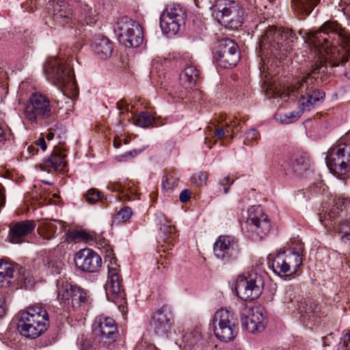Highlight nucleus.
<instances>
[{"label":"nucleus","mask_w":350,"mask_h":350,"mask_svg":"<svg viewBox=\"0 0 350 350\" xmlns=\"http://www.w3.org/2000/svg\"><path fill=\"white\" fill-rule=\"evenodd\" d=\"M308 39L325 61L342 59L344 53L350 55V40L335 21L326 22L317 31L310 32Z\"/></svg>","instance_id":"nucleus-1"},{"label":"nucleus","mask_w":350,"mask_h":350,"mask_svg":"<svg viewBox=\"0 0 350 350\" xmlns=\"http://www.w3.org/2000/svg\"><path fill=\"white\" fill-rule=\"evenodd\" d=\"M325 70L326 68L321 64V65L317 66L314 68L311 74H308L307 77H304L301 80H298L293 85L288 87L287 92L275 93L276 96L280 98L286 97L291 93L300 94L298 101L299 110L284 114H278L276 116L277 121L284 124L292 123L297 120L304 111L310 110L317 102L324 98L325 94L319 90L314 89L311 84L312 79L315 78L316 74L325 72Z\"/></svg>","instance_id":"nucleus-2"},{"label":"nucleus","mask_w":350,"mask_h":350,"mask_svg":"<svg viewBox=\"0 0 350 350\" xmlns=\"http://www.w3.org/2000/svg\"><path fill=\"white\" fill-rule=\"evenodd\" d=\"M296 38L291 29L269 27L262 34L258 42L261 59L263 60L264 57L284 55V52L292 49V44Z\"/></svg>","instance_id":"nucleus-3"},{"label":"nucleus","mask_w":350,"mask_h":350,"mask_svg":"<svg viewBox=\"0 0 350 350\" xmlns=\"http://www.w3.org/2000/svg\"><path fill=\"white\" fill-rule=\"evenodd\" d=\"M49 315L40 306H32L19 312L17 329L24 337L36 339L44 333L49 327Z\"/></svg>","instance_id":"nucleus-4"},{"label":"nucleus","mask_w":350,"mask_h":350,"mask_svg":"<svg viewBox=\"0 0 350 350\" xmlns=\"http://www.w3.org/2000/svg\"><path fill=\"white\" fill-rule=\"evenodd\" d=\"M44 72L49 81L62 88L65 93L70 94V97L77 96L78 88L72 71L66 67L63 60L50 58L44 65Z\"/></svg>","instance_id":"nucleus-5"},{"label":"nucleus","mask_w":350,"mask_h":350,"mask_svg":"<svg viewBox=\"0 0 350 350\" xmlns=\"http://www.w3.org/2000/svg\"><path fill=\"white\" fill-rule=\"evenodd\" d=\"M53 113V106L48 96L39 92L32 94L23 110L25 120L31 124L49 119Z\"/></svg>","instance_id":"nucleus-6"},{"label":"nucleus","mask_w":350,"mask_h":350,"mask_svg":"<svg viewBox=\"0 0 350 350\" xmlns=\"http://www.w3.org/2000/svg\"><path fill=\"white\" fill-rule=\"evenodd\" d=\"M325 159L329 168L337 174L342 175L350 170V131L329 150Z\"/></svg>","instance_id":"nucleus-7"},{"label":"nucleus","mask_w":350,"mask_h":350,"mask_svg":"<svg viewBox=\"0 0 350 350\" xmlns=\"http://www.w3.org/2000/svg\"><path fill=\"white\" fill-rule=\"evenodd\" d=\"M215 336L221 341L230 342L237 334V319L234 313L228 309L221 308L216 311L213 319Z\"/></svg>","instance_id":"nucleus-8"},{"label":"nucleus","mask_w":350,"mask_h":350,"mask_svg":"<svg viewBox=\"0 0 350 350\" xmlns=\"http://www.w3.org/2000/svg\"><path fill=\"white\" fill-rule=\"evenodd\" d=\"M105 288L108 299L118 306L120 311L124 312L126 295L121 284L120 267L115 261L111 260L108 265V278Z\"/></svg>","instance_id":"nucleus-9"},{"label":"nucleus","mask_w":350,"mask_h":350,"mask_svg":"<svg viewBox=\"0 0 350 350\" xmlns=\"http://www.w3.org/2000/svg\"><path fill=\"white\" fill-rule=\"evenodd\" d=\"M115 32L119 42L126 47H137L143 41L141 25L126 16L122 17L117 21Z\"/></svg>","instance_id":"nucleus-10"},{"label":"nucleus","mask_w":350,"mask_h":350,"mask_svg":"<svg viewBox=\"0 0 350 350\" xmlns=\"http://www.w3.org/2000/svg\"><path fill=\"white\" fill-rule=\"evenodd\" d=\"M263 287L262 276L256 271H251L238 277L235 291L241 299L254 300L261 295Z\"/></svg>","instance_id":"nucleus-11"},{"label":"nucleus","mask_w":350,"mask_h":350,"mask_svg":"<svg viewBox=\"0 0 350 350\" xmlns=\"http://www.w3.org/2000/svg\"><path fill=\"white\" fill-rule=\"evenodd\" d=\"M185 18L186 12L180 5L167 4L160 16V26L163 33L168 37L175 36L185 24Z\"/></svg>","instance_id":"nucleus-12"},{"label":"nucleus","mask_w":350,"mask_h":350,"mask_svg":"<svg viewBox=\"0 0 350 350\" xmlns=\"http://www.w3.org/2000/svg\"><path fill=\"white\" fill-rule=\"evenodd\" d=\"M303 250L304 245L300 243L297 250L291 249L278 254L273 262L274 270L285 276L295 274L302 265L301 253Z\"/></svg>","instance_id":"nucleus-13"},{"label":"nucleus","mask_w":350,"mask_h":350,"mask_svg":"<svg viewBox=\"0 0 350 350\" xmlns=\"http://www.w3.org/2000/svg\"><path fill=\"white\" fill-rule=\"evenodd\" d=\"M246 225L251 237L254 239H262L271 230V223L267 215L260 206H252L248 209Z\"/></svg>","instance_id":"nucleus-14"},{"label":"nucleus","mask_w":350,"mask_h":350,"mask_svg":"<svg viewBox=\"0 0 350 350\" xmlns=\"http://www.w3.org/2000/svg\"><path fill=\"white\" fill-rule=\"evenodd\" d=\"M216 58L218 64L224 68L235 66L240 58L237 44L230 39H221L217 46Z\"/></svg>","instance_id":"nucleus-15"},{"label":"nucleus","mask_w":350,"mask_h":350,"mask_svg":"<svg viewBox=\"0 0 350 350\" xmlns=\"http://www.w3.org/2000/svg\"><path fill=\"white\" fill-rule=\"evenodd\" d=\"M74 260L76 267L83 272L94 273L102 267L101 257L90 248L79 250L75 255Z\"/></svg>","instance_id":"nucleus-16"},{"label":"nucleus","mask_w":350,"mask_h":350,"mask_svg":"<svg viewBox=\"0 0 350 350\" xmlns=\"http://www.w3.org/2000/svg\"><path fill=\"white\" fill-rule=\"evenodd\" d=\"M95 335L105 342L116 340L118 336V328L113 319L105 315L96 317L92 325Z\"/></svg>","instance_id":"nucleus-17"},{"label":"nucleus","mask_w":350,"mask_h":350,"mask_svg":"<svg viewBox=\"0 0 350 350\" xmlns=\"http://www.w3.org/2000/svg\"><path fill=\"white\" fill-rule=\"evenodd\" d=\"M57 288V299L61 304L75 308L85 301V293L79 287L65 284L58 285Z\"/></svg>","instance_id":"nucleus-18"},{"label":"nucleus","mask_w":350,"mask_h":350,"mask_svg":"<svg viewBox=\"0 0 350 350\" xmlns=\"http://www.w3.org/2000/svg\"><path fill=\"white\" fill-rule=\"evenodd\" d=\"M243 327L249 332H260L265 328L266 317L260 308H245L241 317Z\"/></svg>","instance_id":"nucleus-19"},{"label":"nucleus","mask_w":350,"mask_h":350,"mask_svg":"<svg viewBox=\"0 0 350 350\" xmlns=\"http://www.w3.org/2000/svg\"><path fill=\"white\" fill-rule=\"evenodd\" d=\"M213 252L217 258L227 260L238 253L237 242L230 236L221 235L214 243Z\"/></svg>","instance_id":"nucleus-20"},{"label":"nucleus","mask_w":350,"mask_h":350,"mask_svg":"<svg viewBox=\"0 0 350 350\" xmlns=\"http://www.w3.org/2000/svg\"><path fill=\"white\" fill-rule=\"evenodd\" d=\"M172 324V315L167 306H162L152 316L150 326L157 334H165Z\"/></svg>","instance_id":"nucleus-21"},{"label":"nucleus","mask_w":350,"mask_h":350,"mask_svg":"<svg viewBox=\"0 0 350 350\" xmlns=\"http://www.w3.org/2000/svg\"><path fill=\"white\" fill-rule=\"evenodd\" d=\"M35 228L36 224L31 220H25L15 224L10 230V241L12 243H21V239L33 231Z\"/></svg>","instance_id":"nucleus-22"},{"label":"nucleus","mask_w":350,"mask_h":350,"mask_svg":"<svg viewBox=\"0 0 350 350\" xmlns=\"http://www.w3.org/2000/svg\"><path fill=\"white\" fill-rule=\"evenodd\" d=\"M17 271L14 265L0 260V287L10 286L16 280Z\"/></svg>","instance_id":"nucleus-23"},{"label":"nucleus","mask_w":350,"mask_h":350,"mask_svg":"<svg viewBox=\"0 0 350 350\" xmlns=\"http://www.w3.org/2000/svg\"><path fill=\"white\" fill-rule=\"evenodd\" d=\"M286 166L295 175L301 176L309 170L310 163L306 157L294 156L287 161Z\"/></svg>","instance_id":"nucleus-24"},{"label":"nucleus","mask_w":350,"mask_h":350,"mask_svg":"<svg viewBox=\"0 0 350 350\" xmlns=\"http://www.w3.org/2000/svg\"><path fill=\"white\" fill-rule=\"evenodd\" d=\"M52 6V12L55 20L60 23H68L72 15L70 10L67 8L66 3L64 0H57L50 3Z\"/></svg>","instance_id":"nucleus-25"},{"label":"nucleus","mask_w":350,"mask_h":350,"mask_svg":"<svg viewBox=\"0 0 350 350\" xmlns=\"http://www.w3.org/2000/svg\"><path fill=\"white\" fill-rule=\"evenodd\" d=\"M94 52L102 59H105L111 56L113 47L111 42L103 36L96 37L93 43Z\"/></svg>","instance_id":"nucleus-26"},{"label":"nucleus","mask_w":350,"mask_h":350,"mask_svg":"<svg viewBox=\"0 0 350 350\" xmlns=\"http://www.w3.org/2000/svg\"><path fill=\"white\" fill-rule=\"evenodd\" d=\"M198 76L199 71L197 68L192 65H189L185 68L180 75V85L185 89L191 88L195 85Z\"/></svg>","instance_id":"nucleus-27"},{"label":"nucleus","mask_w":350,"mask_h":350,"mask_svg":"<svg viewBox=\"0 0 350 350\" xmlns=\"http://www.w3.org/2000/svg\"><path fill=\"white\" fill-rule=\"evenodd\" d=\"M320 0H291V8L299 15L308 16Z\"/></svg>","instance_id":"nucleus-28"},{"label":"nucleus","mask_w":350,"mask_h":350,"mask_svg":"<svg viewBox=\"0 0 350 350\" xmlns=\"http://www.w3.org/2000/svg\"><path fill=\"white\" fill-rule=\"evenodd\" d=\"M334 206L328 213V217L330 219L337 217L340 212L350 211V198L343 197H337L334 201Z\"/></svg>","instance_id":"nucleus-29"},{"label":"nucleus","mask_w":350,"mask_h":350,"mask_svg":"<svg viewBox=\"0 0 350 350\" xmlns=\"http://www.w3.org/2000/svg\"><path fill=\"white\" fill-rule=\"evenodd\" d=\"M156 223L160 225V232L161 236L165 239L171 237L174 228L168 224L167 218L163 213H158L156 217Z\"/></svg>","instance_id":"nucleus-30"},{"label":"nucleus","mask_w":350,"mask_h":350,"mask_svg":"<svg viewBox=\"0 0 350 350\" xmlns=\"http://www.w3.org/2000/svg\"><path fill=\"white\" fill-rule=\"evenodd\" d=\"M85 199L88 203L94 204L98 201H100L102 203H105L107 201L111 202L112 196H110L109 198H104L98 189H90L85 193Z\"/></svg>","instance_id":"nucleus-31"},{"label":"nucleus","mask_w":350,"mask_h":350,"mask_svg":"<svg viewBox=\"0 0 350 350\" xmlns=\"http://www.w3.org/2000/svg\"><path fill=\"white\" fill-rule=\"evenodd\" d=\"M57 226L52 222L44 223L42 226L38 228V232L44 240H51L55 237Z\"/></svg>","instance_id":"nucleus-32"},{"label":"nucleus","mask_w":350,"mask_h":350,"mask_svg":"<svg viewBox=\"0 0 350 350\" xmlns=\"http://www.w3.org/2000/svg\"><path fill=\"white\" fill-rule=\"evenodd\" d=\"M290 309L297 310L301 314H306L308 317L314 316L317 314V306L313 303L297 302V308L288 306Z\"/></svg>","instance_id":"nucleus-33"},{"label":"nucleus","mask_w":350,"mask_h":350,"mask_svg":"<svg viewBox=\"0 0 350 350\" xmlns=\"http://www.w3.org/2000/svg\"><path fill=\"white\" fill-rule=\"evenodd\" d=\"M83 14L84 21L89 25L95 24L98 18V12L92 5L88 4H84L83 6Z\"/></svg>","instance_id":"nucleus-34"},{"label":"nucleus","mask_w":350,"mask_h":350,"mask_svg":"<svg viewBox=\"0 0 350 350\" xmlns=\"http://www.w3.org/2000/svg\"><path fill=\"white\" fill-rule=\"evenodd\" d=\"M153 118L150 113L147 111H142L133 118V123L136 126L147 128L151 125Z\"/></svg>","instance_id":"nucleus-35"},{"label":"nucleus","mask_w":350,"mask_h":350,"mask_svg":"<svg viewBox=\"0 0 350 350\" xmlns=\"http://www.w3.org/2000/svg\"><path fill=\"white\" fill-rule=\"evenodd\" d=\"M47 166L51 167L55 170H62L66 165L64 157L58 154L51 155L46 162Z\"/></svg>","instance_id":"nucleus-36"},{"label":"nucleus","mask_w":350,"mask_h":350,"mask_svg":"<svg viewBox=\"0 0 350 350\" xmlns=\"http://www.w3.org/2000/svg\"><path fill=\"white\" fill-rule=\"evenodd\" d=\"M221 25L228 26L232 29H237L240 27L242 24L241 17L239 16V11H237V16L231 15L227 18H225L224 21L221 22Z\"/></svg>","instance_id":"nucleus-37"},{"label":"nucleus","mask_w":350,"mask_h":350,"mask_svg":"<svg viewBox=\"0 0 350 350\" xmlns=\"http://www.w3.org/2000/svg\"><path fill=\"white\" fill-rule=\"evenodd\" d=\"M237 11H239V8H237V6L232 8H224L219 12V15L217 14V16L219 22L221 23V21H224L225 18L231 16V15H234V16H237Z\"/></svg>","instance_id":"nucleus-38"},{"label":"nucleus","mask_w":350,"mask_h":350,"mask_svg":"<svg viewBox=\"0 0 350 350\" xmlns=\"http://www.w3.org/2000/svg\"><path fill=\"white\" fill-rule=\"evenodd\" d=\"M178 177H174L172 174H168L163 177V186L167 190L173 189L178 185Z\"/></svg>","instance_id":"nucleus-39"},{"label":"nucleus","mask_w":350,"mask_h":350,"mask_svg":"<svg viewBox=\"0 0 350 350\" xmlns=\"http://www.w3.org/2000/svg\"><path fill=\"white\" fill-rule=\"evenodd\" d=\"M260 139L259 132L254 129H250L245 133V137L243 143L250 146L253 142L257 141Z\"/></svg>","instance_id":"nucleus-40"},{"label":"nucleus","mask_w":350,"mask_h":350,"mask_svg":"<svg viewBox=\"0 0 350 350\" xmlns=\"http://www.w3.org/2000/svg\"><path fill=\"white\" fill-rule=\"evenodd\" d=\"M207 178L208 175L206 173L199 172L192 176L191 182L192 184H194L197 186H202L206 184Z\"/></svg>","instance_id":"nucleus-41"},{"label":"nucleus","mask_w":350,"mask_h":350,"mask_svg":"<svg viewBox=\"0 0 350 350\" xmlns=\"http://www.w3.org/2000/svg\"><path fill=\"white\" fill-rule=\"evenodd\" d=\"M133 215L132 209L129 206H124L116 215V219L120 221H126Z\"/></svg>","instance_id":"nucleus-42"},{"label":"nucleus","mask_w":350,"mask_h":350,"mask_svg":"<svg viewBox=\"0 0 350 350\" xmlns=\"http://www.w3.org/2000/svg\"><path fill=\"white\" fill-rule=\"evenodd\" d=\"M47 266L49 269H51V272L53 274H57L60 273V270L62 269L64 265L62 261L59 260H50L47 262Z\"/></svg>","instance_id":"nucleus-43"},{"label":"nucleus","mask_w":350,"mask_h":350,"mask_svg":"<svg viewBox=\"0 0 350 350\" xmlns=\"http://www.w3.org/2000/svg\"><path fill=\"white\" fill-rule=\"evenodd\" d=\"M338 350H350V333H346L341 338Z\"/></svg>","instance_id":"nucleus-44"},{"label":"nucleus","mask_w":350,"mask_h":350,"mask_svg":"<svg viewBox=\"0 0 350 350\" xmlns=\"http://www.w3.org/2000/svg\"><path fill=\"white\" fill-rule=\"evenodd\" d=\"M234 183V180L229 176H226L222 178L219 182V187H223L224 193H228L229 188Z\"/></svg>","instance_id":"nucleus-45"},{"label":"nucleus","mask_w":350,"mask_h":350,"mask_svg":"<svg viewBox=\"0 0 350 350\" xmlns=\"http://www.w3.org/2000/svg\"><path fill=\"white\" fill-rule=\"evenodd\" d=\"M77 237L88 243H90L94 240V236L93 234L83 230L77 232Z\"/></svg>","instance_id":"nucleus-46"},{"label":"nucleus","mask_w":350,"mask_h":350,"mask_svg":"<svg viewBox=\"0 0 350 350\" xmlns=\"http://www.w3.org/2000/svg\"><path fill=\"white\" fill-rule=\"evenodd\" d=\"M295 298V295L291 289L286 290V292L282 298L283 302L287 305L293 302Z\"/></svg>","instance_id":"nucleus-47"},{"label":"nucleus","mask_w":350,"mask_h":350,"mask_svg":"<svg viewBox=\"0 0 350 350\" xmlns=\"http://www.w3.org/2000/svg\"><path fill=\"white\" fill-rule=\"evenodd\" d=\"M338 231L340 234H347L350 232V221H345L340 224Z\"/></svg>","instance_id":"nucleus-48"},{"label":"nucleus","mask_w":350,"mask_h":350,"mask_svg":"<svg viewBox=\"0 0 350 350\" xmlns=\"http://www.w3.org/2000/svg\"><path fill=\"white\" fill-rule=\"evenodd\" d=\"M228 132V129L225 130L221 127H217L214 131V135L217 139H221L224 137L226 133Z\"/></svg>","instance_id":"nucleus-49"},{"label":"nucleus","mask_w":350,"mask_h":350,"mask_svg":"<svg viewBox=\"0 0 350 350\" xmlns=\"http://www.w3.org/2000/svg\"><path fill=\"white\" fill-rule=\"evenodd\" d=\"M5 314V296L0 292V319Z\"/></svg>","instance_id":"nucleus-50"},{"label":"nucleus","mask_w":350,"mask_h":350,"mask_svg":"<svg viewBox=\"0 0 350 350\" xmlns=\"http://www.w3.org/2000/svg\"><path fill=\"white\" fill-rule=\"evenodd\" d=\"M191 198V191L188 189H184L181 191L179 199L181 202H187Z\"/></svg>","instance_id":"nucleus-51"},{"label":"nucleus","mask_w":350,"mask_h":350,"mask_svg":"<svg viewBox=\"0 0 350 350\" xmlns=\"http://www.w3.org/2000/svg\"><path fill=\"white\" fill-rule=\"evenodd\" d=\"M239 122L236 119L233 118L231 121L226 123V127L230 129L231 132L234 133V130L238 126Z\"/></svg>","instance_id":"nucleus-52"},{"label":"nucleus","mask_w":350,"mask_h":350,"mask_svg":"<svg viewBox=\"0 0 350 350\" xmlns=\"http://www.w3.org/2000/svg\"><path fill=\"white\" fill-rule=\"evenodd\" d=\"M36 146H39L40 147V148L44 151L46 150V142H45V139L44 137H40L37 141H36Z\"/></svg>","instance_id":"nucleus-53"},{"label":"nucleus","mask_w":350,"mask_h":350,"mask_svg":"<svg viewBox=\"0 0 350 350\" xmlns=\"http://www.w3.org/2000/svg\"><path fill=\"white\" fill-rule=\"evenodd\" d=\"M6 140V132L3 126L0 124V144H3Z\"/></svg>","instance_id":"nucleus-54"},{"label":"nucleus","mask_w":350,"mask_h":350,"mask_svg":"<svg viewBox=\"0 0 350 350\" xmlns=\"http://www.w3.org/2000/svg\"><path fill=\"white\" fill-rule=\"evenodd\" d=\"M345 5L343 10L350 16V0H341Z\"/></svg>","instance_id":"nucleus-55"},{"label":"nucleus","mask_w":350,"mask_h":350,"mask_svg":"<svg viewBox=\"0 0 350 350\" xmlns=\"http://www.w3.org/2000/svg\"><path fill=\"white\" fill-rule=\"evenodd\" d=\"M5 203V195L3 193V189L0 184V207L2 206Z\"/></svg>","instance_id":"nucleus-56"},{"label":"nucleus","mask_w":350,"mask_h":350,"mask_svg":"<svg viewBox=\"0 0 350 350\" xmlns=\"http://www.w3.org/2000/svg\"><path fill=\"white\" fill-rule=\"evenodd\" d=\"M27 151L29 154L34 155L35 154L37 153L38 149L36 148V147L35 146L31 145V146H28Z\"/></svg>","instance_id":"nucleus-57"},{"label":"nucleus","mask_w":350,"mask_h":350,"mask_svg":"<svg viewBox=\"0 0 350 350\" xmlns=\"http://www.w3.org/2000/svg\"><path fill=\"white\" fill-rule=\"evenodd\" d=\"M45 137L48 141H51L54 138V133L51 131H49Z\"/></svg>","instance_id":"nucleus-58"},{"label":"nucleus","mask_w":350,"mask_h":350,"mask_svg":"<svg viewBox=\"0 0 350 350\" xmlns=\"http://www.w3.org/2000/svg\"><path fill=\"white\" fill-rule=\"evenodd\" d=\"M124 106V102L121 100L117 103V107L118 109L122 110Z\"/></svg>","instance_id":"nucleus-59"},{"label":"nucleus","mask_w":350,"mask_h":350,"mask_svg":"<svg viewBox=\"0 0 350 350\" xmlns=\"http://www.w3.org/2000/svg\"><path fill=\"white\" fill-rule=\"evenodd\" d=\"M341 239H346L347 240L350 241V232H349L348 233H347V234H342V236H341Z\"/></svg>","instance_id":"nucleus-60"},{"label":"nucleus","mask_w":350,"mask_h":350,"mask_svg":"<svg viewBox=\"0 0 350 350\" xmlns=\"http://www.w3.org/2000/svg\"><path fill=\"white\" fill-rule=\"evenodd\" d=\"M113 146H114V147H115L116 148H118L120 147V142H118L116 141V139H115V140H114V142H113Z\"/></svg>","instance_id":"nucleus-61"},{"label":"nucleus","mask_w":350,"mask_h":350,"mask_svg":"<svg viewBox=\"0 0 350 350\" xmlns=\"http://www.w3.org/2000/svg\"><path fill=\"white\" fill-rule=\"evenodd\" d=\"M345 75L347 79H350V69L345 72Z\"/></svg>","instance_id":"nucleus-62"},{"label":"nucleus","mask_w":350,"mask_h":350,"mask_svg":"<svg viewBox=\"0 0 350 350\" xmlns=\"http://www.w3.org/2000/svg\"><path fill=\"white\" fill-rule=\"evenodd\" d=\"M128 154H129V155L131 156H134L137 154V152L135 150H134L133 151H130L129 152H128Z\"/></svg>","instance_id":"nucleus-63"},{"label":"nucleus","mask_w":350,"mask_h":350,"mask_svg":"<svg viewBox=\"0 0 350 350\" xmlns=\"http://www.w3.org/2000/svg\"><path fill=\"white\" fill-rule=\"evenodd\" d=\"M207 139H208V138H207V137H206V138H205V141H204V143H205V144H206V143H207Z\"/></svg>","instance_id":"nucleus-64"}]
</instances>
